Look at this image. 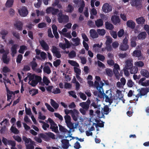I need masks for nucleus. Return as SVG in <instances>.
I'll use <instances>...</instances> for the list:
<instances>
[{
  "label": "nucleus",
  "instance_id": "obj_5",
  "mask_svg": "<svg viewBox=\"0 0 149 149\" xmlns=\"http://www.w3.org/2000/svg\"><path fill=\"white\" fill-rule=\"evenodd\" d=\"M138 92V94L135 96L136 98L134 100L135 101H137L138 100V98L139 97H141L142 96H144L149 92V89L147 88H143L139 89L137 90Z\"/></svg>",
  "mask_w": 149,
  "mask_h": 149
},
{
  "label": "nucleus",
  "instance_id": "obj_15",
  "mask_svg": "<svg viewBox=\"0 0 149 149\" xmlns=\"http://www.w3.org/2000/svg\"><path fill=\"white\" fill-rule=\"evenodd\" d=\"M39 43L42 49L45 51H47L49 49V46L47 43L44 40H40Z\"/></svg>",
  "mask_w": 149,
  "mask_h": 149
},
{
  "label": "nucleus",
  "instance_id": "obj_8",
  "mask_svg": "<svg viewBox=\"0 0 149 149\" xmlns=\"http://www.w3.org/2000/svg\"><path fill=\"white\" fill-rule=\"evenodd\" d=\"M46 122L47 123L49 122V123L51 125L50 128L53 131L55 132H58V127L57 125L54 123V122L51 118H49L46 121Z\"/></svg>",
  "mask_w": 149,
  "mask_h": 149
},
{
  "label": "nucleus",
  "instance_id": "obj_44",
  "mask_svg": "<svg viewBox=\"0 0 149 149\" xmlns=\"http://www.w3.org/2000/svg\"><path fill=\"white\" fill-rule=\"evenodd\" d=\"M14 0H7L6 6L7 7H11L13 5Z\"/></svg>",
  "mask_w": 149,
  "mask_h": 149
},
{
  "label": "nucleus",
  "instance_id": "obj_50",
  "mask_svg": "<svg viewBox=\"0 0 149 149\" xmlns=\"http://www.w3.org/2000/svg\"><path fill=\"white\" fill-rule=\"evenodd\" d=\"M128 45H127L122 44L120 46V49L122 51H126L128 48Z\"/></svg>",
  "mask_w": 149,
  "mask_h": 149
},
{
  "label": "nucleus",
  "instance_id": "obj_2",
  "mask_svg": "<svg viewBox=\"0 0 149 149\" xmlns=\"http://www.w3.org/2000/svg\"><path fill=\"white\" fill-rule=\"evenodd\" d=\"M95 79L96 81L94 82V86L95 87L97 90L99 91V93H102V90L103 92L102 89V87L105 84H107V82L103 80L104 82L102 81H101V78L100 77L98 76H95Z\"/></svg>",
  "mask_w": 149,
  "mask_h": 149
},
{
  "label": "nucleus",
  "instance_id": "obj_32",
  "mask_svg": "<svg viewBox=\"0 0 149 149\" xmlns=\"http://www.w3.org/2000/svg\"><path fill=\"white\" fill-rule=\"evenodd\" d=\"M7 100L9 101H10V100L11 99V97L13 96V95H14V93H13V91H10L8 90H7Z\"/></svg>",
  "mask_w": 149,
  "mask_h": 149
},
{
  "label": "nucleus",
  "instance_id": "obj_52",
  "mask_svg": "<svg viewBox=\"0 0 149 149\" xmlns=\"http://www.w3.org/2000/svg\"><path fill=\"white\" fill-rule=\"evenodd\" d=\"M107 39L106 44V45H109L112 42V38L109 36H107L106 37Z\"/></svg>",
  "mask_w": 149,
  "mask_h": 149
},
{
  "label": "nucleus",
  "instance_id": "obj_23",
  "mask_svg": "<svg viewBox=\"0 0 149 149\" xmlns=\"http://www.w3.org/2000/svg\"><path fill=\"white\" fill-rule=\"evenodd\" d=\"M127 27L131 29H134L135 26V23L132 20H129L126 23Z\"/></svg>",
  "mask_w": 149,
  "mask_h": 149
},
{
  "label": "nucleus",
  "instance_id": "obj_6",
  "mask_svg": "<svg viewBox=\"0 0 149 149\" xmlns=\"http://www.w3.org/2000/svg\"><path fill=\"white\" fill-rule=\"evenodd\" d=\"M61 11L58 13V19L59 23H62L63 22H67L69 21V17L66 15H64L62 14Z\"/></svg>",
  "mask_w": 149,
  "mask_h": 149
},
{
  "label": "nucleus",
  "instance_id": "obj_46",
  "mask_svg": "<svg viewBox=\"0 0 149 149\" xmlns=\"http://www.w3.org/2000/svg\"><path fill=\"white\" fill-rule=\"evenodd\" d=\"M136 39V38L135 37H133L131 38V45L132 47H134L136 45L135 40Z\"/></svg>",
  "mask_w": 149,
  "mask_h": 149
},
{
  "label": "nucleus",
  "instance_id": "obj_59",
  "mask_svg": "<svg viewBox=\"0 0 149 149\" xmlns=\"http://www.w3.org/2000/svg\"><path fill=\"white\" fill-rule=\"evenodd\" d=\"M116 96L119 98H121L123 97V95L122 93V92L121 91L117 90L116 91Z\"/></svg>",
  "mask_w": 149,
  "mask_h": 149
},
{
  "label": "nucleus",
  "instance_id": "obj_35",
  "mask_svg": "<svg viewBox=\"0 0 149 149\" xmlns=\"http://www.w3.org/2000/svg\"><path fill=\"white\" fill-rule=\"evenodd\" d=\"M130 4L132 6H137L140 5V2L138 0H132Z\"/></svg>",
  "mask_w": 149,
  "mask_h": 149
},
{
  "label": "nucleus",
  "instance_id": "obj_24",
  "mask_svg": "<svg viewBox=\"0 0 149 149\" xmlns=\"http://www.w3.org/2000/svg\"><path fill=\"white\" fill-rule=\"evenodd\" d=\"M18 46L17 45H13L11 49V55L13 56H14V55L17 53V49L18 48Z\"/></svg>",
  "mask_w": 149,
  "mask_h": 149
},
{
  "label": "nucleus",
  "instance_id": "obj_61",
  "mask_svg": "<svg viewBox=\"0 0 149 149\" xmlns=\"http://www.w3.org/2000/svg\"><path fill=\"white\" fill-rule=\"evenodd\" d=\"M97 58L99 60L103 61L105 59V57L102 55L98 54L97 55Z\"/></svg>",
  "mask_w": 149,
  "mask_h": 149
},
{
  "label": "nucleus",
  "instance_id": "obj_7",
  "mask_svg": "<svg viewBox=\"0 0 149 149\" xmlns=\"http://www.w3.org/2000/svg\"><path fill=\"white\" fill-rule=\"evenodd\" d=\"M105 98V101L109 103V105H110L112 102V95L111 91L110 90L107 91L106 94L104 93Z\"/></svg>",
  "mask_w": 149,
  "mask_h": 149
},
{
  "label": "nucleus",
  "instance_id": "obj_38",
  "mask_svg": "<svg viewBox=\"0 0 149 149\" xmlns=\"http://www.w3.org/2000/svg\"><path fill=\"white\" fill-rule=\"evenodd\" d=\"M136 21L138 24H143L144 23L145 20L143 17H141L136 19Z\"/></svg>",
  "mask_w": 149,
  "mask_h": 149
},
{
  "label": "nucleus",
  "instance_id": "obj_37",
  "mask_svg": "<svg viewBox=\"0 0 149 149\" xmlns=\"http://www.w3.org/2000/svg\"><path fill=\"white\" fill-rule=\"evenodd\" d=\"M79 105L83 109L87 110L89 108V105L86 102H82L80 103Z\"/></svg>",
  "mask_w": 149,
  "mask_h": 149
},
{
  "label": "nucleus",
  "instance_id": "obj_40",
  "mask_svg": "<svg viewBox=\"0 0 149 149\" xmlns=\"http://www.w3.org/2000/svg\"><path fill=\"white\" fill-rule=\"evenodd\" d=\"M68 63L71 65L76 67H79V64L75 61L70 60H68Z\"/></svg>",
  "mask_w": 149,
  "mask_h": 149
},
{
  "label": "nucleus",
  "instance_id": "obj_36",
  "mask_svg": "<svg viewBox=\"0 0 149 149\" xmlns=\"http://www.w3.org/2000/svg\"><path fill=\"white\" fill-rule=\"evenodd\" d=\"M73 43V45L74 46H77L80 43V40L78 38H72V39Z\"/></svg>",
  "mask_w": 149,
  "mask_h": 149
},
{
  "label": "nucleus",
  "instance_id": "obj_41",
  "mask_svg": "<svg viewBox=\"0 0 149 149\" xmlns=\"http://www.w3.org/2000/svg\"><path fill=\"white\" fill-rule=\"evenodd\" d=\"M73 10L74 8L73 6L70 4H69L66 7L65 11L68 13H71Z\"/></svg>",
  "mask_w": 149,
  "mask_h": 149
},
{
  "label": "nucleus",
  "instance_id": "obj_12",
  "mask_svg": "<svg viewBox=\"0 0 149 149\" xmlns=\"http://www.w3.org/2000/svg\"><path fill=\"white\" fill-rule=\"evenodd\" d=\"M35 51L37 55L36 56V58H39V57L38 55L40 54L41 57L42 59L44 60L45 59L46 57V54L45 52H41L40 50L38 49H36Z\"/></svg>",
  "mask_w": 149,
  "mask_h": 149
},
{
  "label": "nucleus",
  "instance_id": "obj_31",
  "mask_svg": "<svg viewBox=\"0 0 149 149\" xmlns=\"http://www.w3.org/2000/svg\"><path fill=\"white\" fill-rule=\"evenodd\" d=\"M78 6H80V7L79 8V11L80 13H82L83 10V8L84 7L85 4L83 1H80L79 3L77 4Z\"/></svg>",
  "mask_w": 149,
  "mask_h": 149
},
{
  "label": "nucleus",
  "instance_id": "obj_19",
  "mask_svg": "<svg viewBox=\"0 0 149 149\" xmlns=\"http://www.w3.org/2000/svg\"><path fill=\"white\" fill-rule=\"evenodd\" d=\"M145 79V78L141 79L138 82L139 84L143 86H149V80H148L143 82Z\"/></svg>",
  "mask_w": 149,
  "mask_h": 149
},
{
  "label": "nucleus",
  "instance_id": "obj_48",
  "mask_svg": "<svg viewBox=\"0 0 149 149\" xmlns=\"http://www.w3.org/2000/svg\"><path fill=\"white\" fill-rule=\"evenodd\" d=\"M134 65L136 67H141L143 66L144 64L142 61H139L135 62Z\"/></svg>",
  "mask_w": 149,
  "mask_h": 149
},
{
  "label": "nucleus",
  "instance_id": "obj_54",
  "mask_svg": "<svg viewBox=\"0 0 149 149\" xmlns=\"http://www.w3.org/2000/svg\"><path fill=\"white\" fill-rule=\"evenodd\" d=\"M106 74L107 75L111 77L113 75V73L111 70L107 68L105 70Z\"/></svg>",
  "mask_w": 149,
  "mask_h": 149
},
{
  "label": "nucleus",
  "instance_id": "obj_1",
  "mask_svg": "<svg viewBox=\"0 0 149 149\" xmlns=\"http://www.w3.org/2000/svg\"><path fill=\"white\" fill-rule=\"evenodd\" d=\"M28 77L29 80L28 82L29 84L33 87L36 86L38 83L40 82L42 80L40 77L33 74H29L28 75Z\"/></svg>",
  "mask_w": 149,
  "mask_h": 149
},
{
  "label": "nucleus",
  "instance_id": "obj_45",
  "mask_svg": "<svg viewBox=\"0 0 149 149\" xmlns=\"http://www.w3.org/2000/svg\"><path fill=\"white\" fill-rule=\"evenodd\" d=\"M66 115L64 116L65 122L66 123H67L71 121V117L68 115L69 114H65Z\"/></svg>",
  "mask_w": 149,
  "mask_h": 149
},
{
  "label": "nucleus",
  "instance_id": "obj_53",
  "mask_svg": "<svg viewBox=\"0 0 149 149\" xmlns=\"http://www.w3.org/2000/svg\"><path fill=\"white\" fill-rule=\"evenodd\" d=\"M97 31L98 34L101 36L104 35L106 33L105 30L103 29H98L97 30Z\"/></svg>",
  "mask_w": 149,
  "mask_h": 149
},
{
  "label": "nucleus",
  "instance_id": "obj_28",
  "mask_svg": "<svg viewBox=\"0 0 149 149\" xmlns=\"http://www.w3.org/2000/svg\"><path fill=\"white\" fill-rule=\"evenodd\" d=\"M146 32H142L139 34L137 36V38L139 40H143L146 37Z\"/></svg>",
  "mask_w": 149,
  "mask_h": 149
},
{
  "label": "nucleus",
  "instance_id": "obj_43",
  "mask_svg": "<svg viewBox=\"0 0 149 149\" xmlns=\"http://www.w3.org/2000/svg\"><path fill=\"white\" fill-rule=\"evenodd\" d=\"M110 110H109V107L107 106H104L103 109H102V111L104 114L107 115L108 114Z\"/></svg>",
  "mask_w": 149,
  "mask_h": 149
},
{
  "label": "nucleus",
  "instance_id": "obj_26",
  "mask_svg": "<svg viewBox=\"0 0 149 149\" xmlns=\"http://www.w3.org/2000/svg\"><path fill=\"white\" fill-rule=\"evenodd\" d=\"M141 74L144 77L146 78L149 77V72L148 71L145 69H142L140 71Z\"/></svg>",
  "mask_w": 149,
  "mask_h": 149
},
{
  "label": "nucleus",
  "instance_id": "obj_34",
  "mask_svg": "<svg viewBox=\"0 0 149 149\" xmlns=\"http://www.w3.org/2000/svg\"><path fill=\"white\" fill-rule=\"evenodd\" d=\"M50 104L55 109H57L59 107L58 104L52 99L50 100Z\"/></svg>",
  "mask_w": 149,
  "mask_h": 149
},
{
  "label": "nucleus",
  "instance_id": "obj_47",
  "mask_svg": "<svg viewBox=\"0 0 149 149\" xmlns=\"http://www.w3.org/2000/svg\"><path fill=\"white\" fill-rule=\"evenodd\" d=\"M27 49V47L25 45H22L20 46L19 49V52L21 54H23L24 52V50Z\"/></svg>",
  "mask_w": 149,
  "mask_h": 149
},
{
  "label": "nucleus",
  "instance_id": "obj_63",
  "mask_svg": "<svg viewBox=\"0 0 149 149\" xmlns=\"http://www.w3.org/2000/svg\"><path fill=\"white\" fill-rule=\"evenodd\" d=\"M66 124L67 127H68L70 130L74 129V124L72 123L71 121Z\"/></svg>",
  "mask_w": 149,
  "mask_h": 149
},
{
  "label": "nucleus",
  "instance_id": "obj_17",
  "mask_svg": "<svg viewBox=\"0 0 149 149\" xmlns=\"http://www.w3.org/2000/svg\"><path fill=\"white\" fill-rule=\"evenodd\" d=\"M59 129L60 131L63 132L65 134H67V137H70V133L71 132L66 129L64 127L60 125H59Z\"/></svg>",
  "mask_w": 149,
  "mask_h": 149
},
{
  "label": "nucleus",
  "instance_id": "obj_60",
  "mask_svg": "<svg viewBox=\"0 0 149 149\" xmlns=\"http://www.w3.org/2000/svg\"><path fill=\"white\" fill-rule=\"evenodd\" d=\"M91 105L93 106L95 109H97L98 110L100 109L101 107V105L100 104H97L95 102H93L92 104Z\"/></svg>",
  "mask_w": 149,
  "mask_h": 149
},
{
  "label": "nucleus",
  "instance_id": "obj_58",
  "mask_svg": "<svg viewBox=\"0 0 149 149\" xmlns=\"http://www.w3.org/2000/svg\"><path fill=\"white\" fill-rule=\"evenodd\" d=\"M45 105L47 109L49 111L52 112H53L54 111V109L49 104L46 103H45Z\"/></svg>",
  "mask_w": 149,
  "mask_h": 149
},
{
  "label": "nucleus",
  "instance_id": "obj_29",
  "mask_svg": "<svg viewBox=\"0 0 149 149\" xmlns=\"http://www.w3.org/2000/svg\"><path fill=\"white\" fill-rule=\"evenodd\" d=\"M91 36L93 38H97L98 36L96 31L94 29H91L90 31Z\"/></svg>",
  "mask_w": 149,
  "mask_h": 149
},
{
  "label": "nucleus",
  "instance_id": "obj_56",
  "mask_svg": "<svg viewBox=\"0 0 149 149\" xmlns=\"http://www.w3.org/2000/svg\"><path fill=\"white\" fill-rule=\"evenodd\" d=\"M29 92L30 94L32 96H33L38 93V90L35 89L30 90Z\"/></svg>",
  "mask_w": 149,
  "mask_h": 149
},
{
  "label": "nucleus",
  "instance_id": "obj_42",
  "mask_svg": "<svg viewBox=\"0 0 149 149\" xmlns=\"http://www.w3.org/2000/svg\"><path fill=\"white\" fill-rule=\"evenodd\" d=\"M95 113L96 114L97 116L99 118H102L104 117V114L102 111L101 112L100 111L97 110L96 111Z\"/></svg>",
  "mask_w": 149,
  "mask_h": 149
},
{
  "label": "nucleus",
  "instance_id": "obj_14",
  "mask_svg": "<svg viewBox=\"0 0 149 149\" xmlns=\"http://www.w3.org/2000/svg\"><path fill=\"white\" fill-rule=\"evenodd\" d=\"M132 55L133 56L137 57L138 60H141L144 59L143 56L141 55V52L140 51H134L133 52Z\"/></svg>",
  "mask_w": 149,
  "mask_h": 149
},
{
  "label": "nucleus",
  "instance_id": "obj_10",
  "mask_svg": "<svg viewBox=\"0 0 149 149\" xmlns=\"http://www.w3.org/2000/svg\"><path fill=\"white\" fill-rule=\"evenodd\" d=\"M52 52L53 53V55L58 58H61V55L58 49L54 46H53L52 49Z\"/></svg>",
  "mask_w": 149,
  "mask_h": 149
},
{
  "label": "nucleus",
  "instance_id": "obj_39",
  "mask_svg": "<svg viewBox=\"0 0 149 149\" xmlns=\"http://www.w3.org/2000/svg\"><path fill=\"white\" fill-rule=\"evenodd\" d=\"M14 25L19 30H21L22 29V24L19 21H16L14 24Z\"/></svg>",
  "mask_w": 149,
  "mask_h": 149
},
{
  "label": "nucleus",
  "instance_id": "obj_18",
  "mask_svg": "<svg viewBox=\"0 0 149 149\" xmlns=\"http://www.w3.org/2000/svg\"><path fill=\"white\" fill-rule=\"evenodd\" d=\"M46 11L47 13H51L53 15H56L59 12V10L58 9H55L53 7H50L46 9Z\"/></svg>",
  "mask_w": 149,
  "mask_h": 149
},
{
  "label": "nucleus",
  "instance_id": "obj_11",
  "mask_svg": "<svg viewBox=\"0 0 149 149\" xmlns=\"http://www.w3.org/2000/svg\"><path fill=\"white\" fill-rule=\"evenodd\" d=\"M50 66L51 67H52V65L50 62H46L45 63V66L43 68V71L48 74H49L51 72V70L49 66Z\"/></svg>",
  "mask_w": 149,
  "mask_h": 149
},
{
  "label": "nucleus",
  "instance_id": "obj_30",
  "mask_svg": "<svg viewBox=\"0 0 149 149\" xmlns=\"http://www.w3.org/2000/svg\"><path fill=\"white\" fill-rule=\"evenodd\" d=\"M22 139L24 141L26 145V144H28L30 143H34V142L33 141H32L30 139L27 138L25 136H23Z\"/></svg>",
  "mask_w": 149,
  "mask_h": 149
},
{
  "label": "nucleus",
  "instance_id": "obj_25",
  "mask_svg": "<svg viewBox=\"0 0 149 149\" xmlns=\"http://www.w3.org/2000/svg\"><path fill=\"white\" fill-rule=\"evenodd\" d=\"M42 81L43 83H41L40 84L41 85H43V86H44V85L48 86L50 83V81L48 79L47 77L45 76L43 77Z\"/></svg>",
  "mask_w": 149,
  "mask_h": 149
},
{
  "label": "nucleus",
  "instance_id": "obj_21",
  "mask_svg": "<svg viewBox=\"0 0 149 149\" xmlns=\"http://www.w3.org/2000/svg\"><path fill=\"white\" fill-rule=\"evenodd\" d=\"M69 139H62L61 140L62 147L65 149H67L70 146L69 143Z\"/></svg>",
  "mask_w": 149,
  "mask_h": 149
},
{
  "label": "nucleus",
  "instance_id": "obj_13",
  "mask_svg": "<svg viewBox=\"0 0 149 149\" xmlns=\"http://www.w3.org/2000/svg\"><path fill=\"white\" fill-rule=\"evenodd\" d=\"M18 12L20 15L22 17H25L28 13L26 8L25 7H23L19 9Z\"/></svg>",
  "mask_w": 149,
  "mask_h": 149
},
{
  "label": "nucleus",
  "instance_id": "obj_55",
  "mask_svg": "<svg viewBox=\"0 0 149 149\" xmlns=\"http://www.w3.org/2000/svg\"><path fill=\"white\" fill-rule=\"evenodd\" d=\"M0 53H3V54H8V51H5L3 48V46L2 45H0Z\"/></svg>",
  "mask_w": 149,
  "mask_h": 149
},
{
  "label": "nucleus",
  "instance_id": "obj_16",
  "mask_svg": "<svg viewBox=\"0 0 149 149\" xmlns=\"http://www.w3.org/2000/svg\"><path fill=\"white\" fill-rule=\"evenodd\" d=\"M102 10L105 13H108L112 10L111 7L107 3H104L102 7Z\"/></svg>",
  "mask_w": 149,
  "mask_h": 149
},
{
  "label": "nucleus",
  "instance_id": "obj_62",
  "mask_svg": "<svg viewBox=\"0 0 149 149\" xmlns=\"http://www.w3.org/2000/svg\"><path fill=\"white\" fill-rule=\"evenodd\" d=\"M52 92L54 94H56L60 93L61 91L58 88H56L52 90Z\"/></svg>",
  "mask_w": 149,
  "mask_h": 149
},
{
  "label": "nucleus",
  "instance_id": "obj_22",
  "mask_svg": "<svg viewBox=\"0 0 149 149\" xmlns=\"http://www.w3.org/2000/svg\"><path fill=\"white\" fill-rule=\"evenodd\" d=\"M93 8L90 10V18L91 19H93L94 18L93 15H96L97 13V11L96 9L94 7H92Z\"/></svg>",
  "mask_w": 149,
  "mask_h": 149
},
{
  "label": "nucleus",
  "instance_id": "obj_4",
  "mask_svg": "<svg viewBox=\"0 0 149 149\" xmlns=\"http://www.w3.org/2000/svg\"><path fill=\"white\" fill-rule=\"evenodd\" d=\"M64 112L65 114L70 113L72 118L74 120L76 121L77 120L78 115L79 113L78 111L76 109L73 110L65 109L64 110Z\"/></svg>",
  "mask_w": 149,
  "mask_h": 149
},
{
  "label": "nucleus",
  "instance_id": "obj_57",
  "mask_svg": "<svg viewBox=\"0 0 149 149\" xmlns=\"http://www.w3.org/2000/svg\"><path fill=\"white\" fill-rule=\"evenodd\" d=\"M10 130L13 133L15 134H18L19 132V131L16 128L12 126L11 127Z\"/></svg>",
  "mask_w": 149,
  "mask_h": 149
},
{
  "label": "nucleus",
  "instance_id": "obj_9",
  "mask_svg": "<svg viewBox=\"0 0 149 149\" xmlns=\"http://www.w3.org/2000/svg\"><path fill=\"white\" fill-rule=\"evenodd\" d=\"M64 40L65 41V43L60 42L59 44V47L63 50L69 48L71 46L69 42L66 38H64Z\"/></svg>",
  "mask_w": 149,
  "mask_h": 149
},
{
  "label": "nucleus",
  "instance_id": "obj_64",
  "mask_svg": "<svg viewBox=\"0 0 149 149\" xmlns=\"http://www.w3.org/2000/svg\"><path fill=\"white\" fill-rule=\"evenodd\" d=\"M124 33V30L123 29H121L118 32L117 34L119 37H121L122 36Z\"/></svg>",
  "mask_w": 149,
  "mask_h": 149
},
{
  "label": "nucleus",
  "instance_id": "obj_27",
  "mask_svg": "<svg viewBox=\"0 0 149 149\" xmlns=\"http://www.w3.org/2000/svg\"><path fill=\"white\" fill-rule=\"evenodd\" d=\"M7 54H3L2 57V59L3 62L8 64L10 61V58L7 56Z\"/></svg>",
  "mask_w": 149,
  "mask_h": 149
},
{
  "label": "nucleus",
  "instance_id": "obj_3",
  "mask_svg": "<svg viewBox=\"0 0 149 149\" xmlns=\"http://www.w3.org/2000/svg\"><path fill=\"white\" fill-rule=\"evenodd\" d=\"M124 69L130 70V72L131 74L136 73L138 70L137 68H133V60L132 59H129L126 60L125 62Z\"/></svg>",
  "mask_w": 149,
  "mask_h": 149
},
{
  "label": "nucleus",
  "instance_id": "obj_33",
  "mask_svg": "<svg viewBox=\"0 0 149 149\" xmlns=\"http://www.w3.org/2000/svg\"><path fill=\"white\" fill-rule=\"evenodd\" d=\"M95 24L98 27H99L102 26L103 24V20L101 19H98L95 21Z\"/></svg>",
  "mask_w": 149,
  "mask_h": 149
},
{
  "label": "nucleus",
  "instance_id": "obj_20",
  "mask_svg": "<svg viewBox=\"0 0 149 149\" xmlns=\"http://www.w3.org/2000/svg\"><path fill=\"white\" fill-rule=\"evenodd\" d=\"M111 19L112 22L115 25H116L120 23V19L118 16H113L111 17Z\"/></svg>",
  "mask_w": 149,
  "mask_h": 149
},
{
  "label": "nucleus",
  "instance_id": "obj_49",
  "mask_svg": "<svg viewBox=\"0 0 149 149\" xmlns=\"http://www.w3.org/2000/svg\"><path fill=\"white\" fill-rule=\"evenodd\" d=\"M79 67H74V70L76 73V76L78 75H80L81 74V70L78 68Z\"/></svg>",
  "mask_w": 149,
  "mask_h": 149
},
{
  "label": "nucleus",
  "instance_id": "obj_51",
  "mask_svg": "<svg viewBox=\"0 0 149 149\" xmlns=\"http://www.w3.org/2000/svg\"><path fill=\"white\" fill-rule=\"evenodd\" d=\"M105 26L107 29L111 30L113 28V25L108 22H106L105 23Z\"/></svg>",
  "mask_w": 149,
  "mask_h": 149
}]
</instances>
